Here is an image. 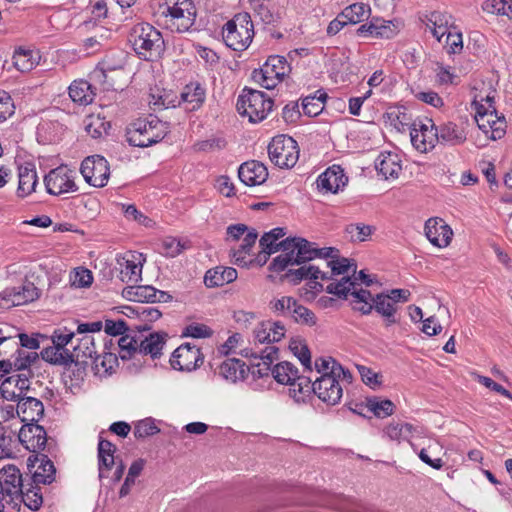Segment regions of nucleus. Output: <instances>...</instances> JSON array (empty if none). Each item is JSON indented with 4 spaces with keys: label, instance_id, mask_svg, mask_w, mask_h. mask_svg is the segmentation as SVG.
<instances>
[{
    "label": "nucleus",
    "instance_id": "f257e3e1",
    "mask_svg": "<svg viewBox=\"0 0 512 512\" xmlns=\"http://www.w3.org/2000/svg\"><path fill=\"white\" fill-rule=\"evenodd\" d=\"M128 41L139 58L153 61L165 51L161 32L149 23L135 24L128 35Z\"/></svg>",
    "mask_w": 512,
    "mask_h": 512
},
{
    "label": "nucleus",
    "instance_id": "f03ea898",
    "mask_svg": "<svg viewBox=\"0 0 512 512\" xmlns=\"http://www.w3.org/2000/svg\"><path fill=\"white\" fill-rule=\"evenodd\" d=\"M286 251L275 257L269 265L272 272H282L289 266L302 265L317 258L315 243L302 237H288L280 245Z\"/></svg>",
    "mask_w": 512,
    "mask_h": 512
},
{
    "label": "nucleus",
    "instance_id": "7ed1b4c3",
    "mask_svg": "<svg viewBox=\"0 0 512 512\" xmlns=\"http://www.w3.org/2000/svg\"><path fill=\"white\" fill-rule=\"evenodd\" d=\"M169 131V123L150 115L149 118L137 119L127 126L126 140L131 146L149 147L162 141Z\"/></svg>",
    "mask_w": 512,
    "mask_h": 512
},
{
    "label": "nucleus",
    "instance_id": "20e7f679",
    "mask_svg": "<svg viewBox=\"0 0 512 512\" xmlns=\"http://www.w3.org/2000/svg\"><path fill=\"white\" fill-rule=\"evenodd\" d=\"M253 35V22L248 13L236 15L224 25L222 31L225 44L234 51L247 49Z\"/></svg>",
    "mask_w": 512,
    "mask_h": 512
},
{
    "label": "nucleus",
    "instance_id": "39448f33",
    "mask_svg": "<svg viewBox=\"0 0 512 512\" xmlns=\"http://www.w3.org/2000/svg\"><path fill=\"white\" fill-rule=\"evenodd\" d=\"M273 100L258 90L245 87L238 96L237 111L249 118L250 122L257 123L264 120L272 110Z\"/></svg>",
    "mask_w": 512,
    "mask_h": 512
},
{
    "label": "nucleus",
    "instance_id": "423d86ee",
    "mask_svg": "<svg viewBox=\"0 0 512 512\" xmlns=\"http://www.w3.org/2000/svg\"><path fill=\"white\" fill-rule=\"evenodd\" d=\"M270 161L279 168H293L299 159V147L297 142L290 136H275L268 147Z\"/></svg>",
    "mask_w": 512,
    "mask_h": 512
},
{
    "label": "nucleus",
    "instance_id": "0eeeda50",
    "mask_svg": "<svg viewBox=\"0 0 512 512\" xmlns=\"http://www.w3.org/2000/svg\"><path fill=\"white\" fill-rule=\"evenodd\" d=\"M289 70L290 67L284 56L273 55L268 57L261 68L253 70L252 79L261 87L271 90L283 80Z\"/></svg>",
    "mask_w": 512,
    "mask_h": 512
},
{
    "label": "nucleus",
    "instance_id": "6e6552de",
    "mask_svg": "<svg viewBox=\"0 0 512 512\" xmlns=\"http://www.w3.org/2000/svg\"><path fill=\"white\" fill-rule=\"evenodd\" d=\"M80 172L89 185L102 188L110 176L109 163L103 156H88L82 161Z\"/></svg>",
    "mask_w": 512,
    "mask_h": 512
},
{
    "label": "nucleus",
    "instance_id": "1a4fd4ad",
    "mask_svg": "<svg viewBox=\"0 0 512 512\" xmlns=\"http://www.w3.org/2000/svg\"><path fill=\"white\" fill-rule=\"evenodd\" d=\"M204 362V355L199 347L184 343L174 350L170 358L173 369L191 372L199 368Z\"/></svg>",
    "mask_w": 512,
    "mask_h": 512
},
{
    "label": "nucleus",
    "instance_id": "9d476101",
    "mask_svg": "<svg viewBox=\"0 0 512 512\" xmlns=\"http://www.w3.org/2000/svg\"><path fill=\"white\" fill-rule=\"evenodd\" d=\"M44 184L47 193L55 196L78 190L72 171L63 165L52 169L45 175Z\"/></svg>",
    "mask_w": 512,
    "mask_h": 512
},
{
    "label": "nucleus",
    "instance_id": "9b49d317",
    "mask_svg": "<svg viewBox=\"0 0 512 512\" xmlns=\"http://www.w3.org/2000/svg\"><path fill=\"white\" fill-rule=\"evenodd\" d=\"M39 289L32 282H25L20 287L6 288L0 293V308L22 305L38 299Z\"/></svg>",
    "mask_w": 512,
    "mask_h": 512
},
{
    "label": "nucleus",
    "instance_id": "f8f14e48",
    "mask_svg": "<svg viewBox=\"0 0 512 512\" xmlns=\"http://www.w3.org/2000/svg\"><path fill=\"white\" fill-rule=\"evenodd\" d=\"M398 305H395L393 299L388 294L381 292L375 295L371 306H360L358 311L363 315H369L373 310L379 314L385 322L386 326L398 323L396 314Z\"/></svg>",
    "mask_w": 512,
    "mask_h": 512
},
{
    "label": "nucleus",
    "instance_id": "ddd939ff",
    "mask_svg": "<svg viewBox=\"0 0 512 512\" xmlns=\"http://www.w3.org/2000/svg\"><path fill=\"white\" fill-rule=\"evenodd\" d=\"M315 394L326 404L336 405L340 402L343 389L339 380L329 372L315 380Z\"/></svg>",
    "mask_w": 512,
    "mask_h": 512
},
{
    "label": "nucleus",
    "instance_id": "4468645a",
    "mask_svg": "<svg viewBox=\"0 0 512 512\" xmlns=\"http://www.w3.org/2000/svg\"><path fill=\"white\" fill-rule=\"evenodd\" d=\"M18 440L27 450L37 452L45 449L47 433L43 426L31 422L21 427Z\"/></svg>",
    "mask_w": 512,
    "mask_h": 512
},
{
    "label": "nucleus",
    "instance_id": "2eb2a0df",
    "mask_svg": "<svg viewBox=\"0 0 512 512\" xmlns=\"http://www.w3.org/2000/svg\"><path fill=\"white\" fill-rule=\"evenodd\" d=\"M0 482L3 491L8 496L9 501L14 502L21 495V489L24 488L22 474L19 468L9 464L0 469Z\"/></svg>",
    "mask_w": 512,
    "mask_h": 512
},
{
    "label": "nucleus",
    "instance_id": "dca6fc26",
    "mask_svg": "<svg viewBox=\"0 0 512 512\" xmlns=\"http://www.w3.org/2000/svg\"><path fill=\"white\" fill-rule=\"evenodd\" d=\"M267 167L257 160L242 163L238 169V177L246 186L263 184L268 178Z\"/></svg>",
    "mask_w": 512,
    "mask_h": 512
},
{
    "label": "nucleus",
    "instance_id": "f3484780",
    "mask_svg": "<svg viewBox=\"0 0 512 512\" xmlns=\"http://www.w3.org/2000/svg\"><path fill=\"white\" fill-rule=\"evenodd\" d=\"M425 235L431 244L443 248L450 244L453 232L442 219L430 218L425 223Z\"/></svg>",
    "mask_w": 512,
    "mask_h": 512
},
{
    "label": "nucleus",
    "instance_id": "a211bd4d",
    "mask_svg": "<svg viewBox=\"0 0 512 512\" xmlns=\"http://www.w3.org/2000/svg\"><path fill=\"white\" fill-rule=\"evenodd\" d=\"M348 178L338 165L329 167L317 178V187L325 192L336 193L341 187L345 186Z\"/></svg>",
    "mask_w": 512,
    "mask_h": 512
},
{
    "label": "nucleus",
    "instance_id": "6ab92c4d",
    "mask_svg": "<svg viewBox=\"0 0 512 512\" xmlns=\"http://www.w3.org/2000/svg\"><path fill=\"white\" fill-rule=\"evenodd\" d=\"M375 168L384 179H396L402 171L399 155L393 152H382L375 161Z\"/></svg>",
    "mask_w": 512,
    "mask_h": 512
},
{
    "label": "nucleus",
    "instance_id": "aec40b11",
    "mask_svg": "<svg viewBox=\"0 0 512 512\" xmlns=\"http://www.w3.org/2000/svg\"><path fill=\"white\" fill-rule=\"evenodd\" d=\"M19 183L17 188V196L24 198L35 191L38 183L37 172L35 165L31 162H26L18 168Z\"/></svg>",
    "mask_w": 512,
    "mask_h": 512
},
{
    "label": "nucleus",
    "instance_id": "412c9836",
    "mask_svg": "<svg viewBox=\"0 0 512 512\" xmlns=\"http://www.w3.org/2000/svg\"><path fill=\"white\" fill-rule=\"evenodd\" d=\"M116 450L117 448L112 442L104 439L102 436H99L98 470L100 479L108 477L106 472L110 471L116 464V458L114 456Z\"/></svg>",
    "mask_w": 512,
    "mask_h": 512
},
{
    "label": "nucleus",
    "instance_id": "4be33fe9",
    "mask_svg": "<svg viewBox=\"0 0 512 512\" xmlns=\"http://www.w3.org/2000/svg\"><path fill=\"white\" fill-rule=\"evenodd\" d=\"M17 402V413L23 415V422H38L44 416V405L39 399L22 396Z\"/></svg>",
    "mask_w": 512,
    "mask_h": 512
},
{
    "label": "nucleus",
    "instance_id": "5701e85b",
    "mask_svg": "<svg viewBox=\"0 0 512 512\" xmlns=\"http://www.w3.org/2000/svg\"><path fill=\"white\" fill-rule=\"evenodd\" d=\"M435 140L452 146L460 145L466 141V134L453 122H447L435 127Z\"/></svg>",
    "mask_w": 512,
    "mask_h": 512
},
{
    "label": "nucleus",
    "instance_id": "b1692460",
    "mask_svg": "<svg viewBox=\"0 0 512 512\" xmlns=\"http://www.w3.org/2000/svg\"><path fill=\"white\" fill-rule=\"evenodd\" d=\"M237 279V271L232 267L217 266L209 269L204 276V284L208 288L220 287Z\"/></svg>",
    "mask_w": 512,
    "mask_h": 512
},
{
    "label": "nucleus",
    "instance_id": "393cba45",
    "mask_svg": "<svg viewBox=\"0 0 512 512\" xmlns=\"http://www.w3.org/2000/svg\"><path fill=\"white\" fill-rule=\"evenodd\" d=\"M166 337L167 334L164 332L151 333L139 342L138 354L150 355L152 359L160 358L166 343Z\"/></svg>",
    "mask_w": 512,
    "mask_h": 512
},
{
    "label": "nucleus",
    "instance_id": "a878e982",
    "mask_svg": "<svg viewBox=\"0 0 512 512\" xmlns=\"http://www.w3.org/2000/svg\"><path fill=\"white\" fill-rule=\"evenodd\" d=\"M248 372L249 368H246V364L237 358H228L219 367V375L232 383L244 380Z\"/></svg>",
    "mask_w": 512,
    "mask_h": 512
},
{
    "label": "nucleus",
    "instance_id": "bb28decb",
    "mask_svg": "<svg viewBox=\"0 0 512 512\" xmlns=\"http://www.w3.org/2000/svg\"><path fill=\"white\" fill-rule=\"evenodd\" d=\"M255 16L260 19L264 25L277 26L281 21V14L278 9L272 5L271 0H253L252 1Z\"/></svg>",
    "mask_w": 512,
    "mask_h": 512
},
{
    "label": "nucleus",
    "instance_id": "cd10ccee",
    "mask_svg": "<svg viewBox=\"0 0 512 512\" xmlns=\"http://www.w3.org/2000/svg\"><path fill=\"white\" fill-rule=\"evenodd\" d=\"M69 96L75 103L88 105L92 103L95 93L88 81L75 80L69 86Z\"/></svg>",
    "mask_w": 512,
    "mask_h": 512
},
{
    "label": "nucleus",
    "instance_id": "c85d7f7f",
    "mask_svg": "<svg viewBox=\"0 0 512 512\" xmlns=\"http://www.w3.org/2000/svg\"><path fill=\"white\" fill-rule=\"evenodd\" d=\"M205 97V89L201 86L200 83L187 84L181 93L182 102L187 103L189 105L187 109L192 111L202 106L205 101Z\"/></svg>",
    "mask_w": 512,
    "mask_h": 512
},
{
    "label": "nucleus",
    "instance_id": "c756f323",
    "mask_svg": "<svg viewBox=\"0 0 512 512\" xmlns=\"http://www.w3.org/2000/svg\"><path fill=\"white\" fill-rule=\"evenodd\" d=\"M56 468L45 454H41V463L33 473L31 480L34 484H51L55 480Z\"/></svg>",
    "mask_w": 512,
    "mask_h": 512
},
{
    "label": "nucleus",
    "instance_id": "7c9ffc66",
    "mask_svg": "<svg viewBox=\"0 0 512 512\" xmlns=\"http://www.w3.org/2000/svg\"><path fill=\"white\" fill-rule=\"evenodd\" d=\"M329 99L326 92L318 90L314 95L306 96L302 99V109L305 115L309 117L318 116L324 109L326 101Z\"/></svg>",
    "mask_w": 512,
    "mask_h": 512
},
{
    "label": "nucleus",
    "instance_id": "2f4dec72",
    "mask_svg": "<svg viewBox=\"0 0 512 512\" xmlns=\"http://www.w3.org/2000/svg\"><path fill=\"white\" fill-rule=\"evenodd\" d=\"M299 266L297 269H288L283 279L297 285L302 280H317L319 278L320 269L317 266L305 264Z\"/></svg>",
    "mask_w": 512,
    "mask_h": 512
},
{
    "label": "nucleus",
    "instance_id": "473e14b6",
    "mask_svg": "<svg viewBox=\"0 0 512 512\" xmlns=\"http://www.w3.org/2000/svg\"><path fill=\"white\" fill-rule=\"evenodd\" d=\"M365 407L377 418H386L394 413L395 404L389 399L372 396L366 398Z\"/></svg>",
    "mask_w": 512,
    "mask_h": 512
},
{
    "label": "nucleus",
    "instance_id": "72a5a7b5",
    "mask_svg": "<svg viewBox=\"0 0 512 512\" xmlns=\"http://www.w3.org/2000/svg\"><path fill=\"white\" fill-rule=\"evenodd\" d=\"M17 500H21L29 509L36 511L43 503L41 488L33 482L27 485L24 484L21 495Z\"/></svg>",
    "mask_w": 512,
    "mask_h": 512
},
{
    "label": "nucleus",
    "instance_id": "f704fd0d",
    "mask_svg": "<svg viewBox=\"0 0 512 512\" xmlns=\"http://www.w3.org/2000/svg\"><path fill=\"white\" fill-rule=\"evenodd\" d=\"M355 286H357V278L344 276L339 281L328 284L325 290L328 294H332L340 299L346 300L348 299V296L351 295Z\"/></svg>",
    "mask_w": 512,
    "mask_h": 512
},
{
    "label": "nucleus",
    "instance_id": "c9c22d12",
    "mask_svg": "<svg viewBox=\"0 0 512 512\" xmlns=\"http://www.w3.org/2000/svg\"><path fill=\"white\" fill-rule=\"evenodd\" d=\"M138 302L140 303H156V302H169L172 296L165 291L158 290L150 285L138 286Z\"/></svg>",
    "mask_w": 512,
    "mask_h": 512
},
{
    "label": "nucleus",
    "instance_id": "e433bc0d",
    "mask_svg": "<svg viewBox=\"0 0 512 512\" xmlns=\"http://www.w3.org/2000/svg\"><path fill=\"white\" fill-rule=\"evenodd\" d=\"M298 369L290 362L283 361L272 368L273 378L280 384L293 385Z\"/></svg>",
    "mask_w": 512,
    "mask_h": 512
},
{
    "label": "nucleus",
    "instance_id": "4c0bfd02",
    "mask_svg": "<svg viewBox=\"0 0 512 512\" xmlns=\"http://www.w3.org/2000/svg\"><path fill=\"white\" fill-rule=\"evenodd\" d=\"M370 7L364 3H354L341 12V18H345L349 24H357L369 17Z\"/></svg>",
    "mask_w": 512,
    "mask_h": 512
},
{
    "label": "nucleus",
    "instance_id": "58836bf2",
    "mask_svg": "<svg viewBox=\"0 0 512 512\" xmlns=\"http://www.w3.org/2000/svg\"><path fill=\"white\" fill-rule=\"evenodd\" d=\"M74 350L78 352V355L81 359H92V363L95 365V368L98 370L100 360V356L97 355V351L95 348L94 339L91 336H84L80 339L78 345L74 347Z\"/></svg>",
    "mask_w": 512,
    "mask_h": 512
},
{
    "label": "nucleus",
    "instance_id": "ea45409f",
    "mask_svg": "<svg viewBox=\"0 0 512 512\" xmlns=\"http://www.w3.org/2000/svg\"><path fill=\"white\" fill-rule=\"evenodd\" d=\"M289 317H291L292 320L299 325L312 327L317 324V317L315 313L304 305L300 304L298 300H296Z\"/></svg>",
    "mask_w": 512,
    "mask_h": 512
},
{
    "label": "nucleus",
    "instance_id": "a19ab883",
    "mask_svg": "<svg viewBox=\"0 0 512 512\" xmlns=\"http://www.w3.org/2000/svg\"><path fill=\"white\" fill-rule=\"evenodd\" d=\"M139 340L136 335L125 333L118 341L119 356L122 360H130L138 354Z\"/></svg>",
    "mask_w": 512,
    "mask_h": 512
},
{
    "label": "nucleus",
    "instance_id": "79ce46f5",
    "mask_svg": "<svg viewBox=\"0 0 512 512\" xmlns=\"http://www.w3.org/2000/svg\"><path fill=\"white\" fill-rule=\"evenodd\" d=\"M375 231V226L363 223L349 224L345 227V233L350 236L352 242L366 241Z\"/></svg>",
    "mask_w": 512,
    "mask_h": 512
},
{
    "label": "nucleus",
    "instance_id": "37998d69",
    "mask_svg": "<svg viewBox=\"0 0 512 512\" xmlns=\"http://www.w3.org/2000/svg\"><path fill=\"white\" fill-rule=\"evenodd\" d=\"M286 234V229L283 227H276L269 232H266L262 235L259 241L260 246H265L269 248L277 247L279 248V251L282 253H286L285 249L281 247L280 245L283 244V240L277 243V240L284 237Z\"/></svg>",
    "mask_w": 512,
    "mask_h": 512
},
{
    "label": "nucleus",
    "instance_id": "c03bdc74",
    "mask_svg": "<svg viewBox=\"0 0 512 512\" xmlns=\"http://www.w3.org/2000/svg\"><path fill=\"white\" fill-rule=\"evenodd\" d=\"M289 348L292 353L299 359L305 369L311 371V353L306 344H303L300 340H291Z\"/></svg>",
    "mask_w": 512,
    "mask_h": 512
},
{
    "label": "nucleus",
    "instance_id": "a18cd8bd",
    "mask_svg": "<svg viewBox=\"0 0 512 512\" xmlns=\"http://www.w3.org/2000/svg\"><path fill=\"white\" fill-rule=\"evenodd\" d=\"M427 21V26H436L445 31L455 29L453 17L446 12L433 11L427 16Z\"/></svg>",
    "mask_w": 512,
    "mask_h": 512
},
{
    "label": "nucleus",
    "instance_id": "49530a36",
    "mask_svg": "<svg viewBox=\"0 0 512 512\" xmlns=\"http://www.w3.org/2000/svg\"><path fill=\"white\" fill-rule=\"evenodd\" d=\"M295 302V298L291 296H283L279 299L270 301L269 307L274 313H277L278 315L290 316Z\"/></svg>",
    "mask_w": 512,
    "mask_h": 512
},
{
    "label": "nucleus",
    "instance_id": "de8ad7c7",
    "mask_svg": "<svg viewBox=\"0 0 512 512\" xmlns=\"http://www.w3.org/2000/svg\"><path fill=\"white\" fill-rule=\"evenodd\" d=\"M351 296L353 299L350 301V305L355 311H358L360 306H371L375 297L369 290L357 288V286H355L354 290L351 292Z\"/></svg>",
    "mask_w": 512,
    "mask_h": 512
},
{
    "label": "nucleus",
    "instance_id": "09e8293b",
    "mask_svg": "<svg viewBox=\"0 0 512 512\" xmlns=\"http://www.w3.org/2000/svg\"><path fill=\"white\" fill-rule=\"evenodd\" d=\"M160 432V429L156 426L154 419L145 418L137 422L134 428V436L137 439L153 436Z\"/></svg>",
    "mask_w": 512,
    "mask_h": 512
},
{
    "label": "nucleus",
    "instance_id": "8fccbe9b",
    "mask_svg": "<svg viewBox=\"0 0 512 512\" xmlns=\"http://www.w3.org/2000/svg\"><path fill=\"white\" fill-rule=\"evenodd\" d=\"M327 265L332 270V275H341L348 273L350 268L353 266V273L356 274V264L351 263L348 258L340 257L339 254L332 260H329Z\"/></svg>",
    "mask_w": 512,
    "mask_h": 512
},
{
    "label": "nucleus",
    "instance_id": "3c124183",
    "mask_svg": "<svg viewBox=\"0 0 512 512\" xmlns=\"http://www.w3.org/2000/svg\"><path fill=\"white\" fill-rule=\"evenodd\" d=\"M190 9H193V3L191 0H179V2L172 6H166L162 11V14L165 16H170L172 22H174Z\"/></svg>",
    "mask_w": 512,
    "mask_h": 512
},
{
    "label": "nucleus",
    "instance_id": "603ef678",
    "mask_svg": "<svg viewBox=\"0 0 512 512\" xmlns=\"http://www.w3.org/2000/svg\"><path fill=\"white\" fill-rule=\"evenodd\" d=\"M410 136L413 146L420 152H427L435 147V139H426V133H419L415 127L412 128Z\"/></svg>",
    "mask_w": 512,
    "mask_h": 512
},
{
    "label": "nucleus",
    "instance_id": "864d4df0",
    "mask_svg": "<svg viewBox=\"0 0 512 512\" xmlns=\"http://www.w3.org/2000/svg\"><path fill=\"white\" fill-rule=\"evenodd\" d=\"M213 330L205 324L192 323L185 327L182 332L184 337L207 338L211 337Z\"/></svg>",
    "mask_w": 512,
    "mask_h": 512
},
{
    "label": "nucleus",
    "instance_id": "5fc2aeb1",
    "mask_svg": "<svg viewBox=\"0 0 512 512\" xmlns=\"http://www.w3.org/2000/svg\"><path fill=\"white\" fill-rule=\"evenodd\" d=\"M14 434H6L4 426L0 424V458H11L13 456Z\"/></svg>",
    "mask_w": 512,
    "mask_h": 512
},
{
    "label": "nucleus",
    "instance_id": "6e6d98bb",
    "mask_svg": "<svg viewBox=\"0 0 512 512\" xmlns=\"http://www.w3.org/2000/svg\"><path fill=\"white\" fill-rule=\"evenodd\" d=\"M71 282L75 287H90L93 282L92 272L84 267H78L74 270Z\"/></svg>",
    "mask_w": 512,
    "mask_h": 512
},
{
    "label": "nucleus",
    "instance_id": "4d7b16f0",
    "mask_svg": "<svg viewBox=\"0 0 512 512\" xmlns=\"http://www.w3.org/2000/svg\"><path fill=\"white\" fill-rule=\"evenodd\" d=\"M196 19V12L193 9H190L185 14H183L180 18L176 19L172 25L175 27L176 31L179 33L187 32L194 25Z\"/></svg>",
    "mask_w": 512,
    "mask_h": 512
},
{
    "label": "nucleus",
    "instance_id": "13d9d810",
    "mask_svg": "<svg viewBox=\"0 0 512 512\" xmlns=\"http://www.w3.org/2000/svg\"><path fill=\"white\" fill-rule=\"evenodd\" d=\"M14 110L15 106L11 96L7 92L0 90V122L12 116Z\"/></svg>",
    "mask_w": 512,
    "mask_h": 512
},
{
    "label": "nucleus",
    "instance_id": "bf43d9fd",
    "mask_svg": "<svg viewBox=\"0 0 512 512\" xmlns=\"http://www.w3.org/2000/svg\"><path fill=\"white\" fill-rule=\"evenodd\" d=\"M377 30L374 32V38H392L396 34V27L392 21H386L380 18H375Z\"/></svg>",
    "mask_w": 512,
    "mask_h": 512
},
{
    "label": "nucleus",
    "instance_id": "052dcab7",
    "mask_svg": "<svg viewBox=\"0 0 512 512\" xmlns=\"http://www.w3.org/2000/svg\"><path fill=\"white\" fill-rule=\"evenodd\" d=\"M162 254L166 257H176L184 249V245L179 240L167 237L162 241Z\"/></svg>",
    "mask_w": 512,
    "mask_h": 512
},
{
    "label": "nucleus",
    "instance_id": "680f3d73",
    "mask_svg": "<svg viewBox=\"0 0 512 512\" xmlns=\"http://www.w3.org/2000/svg\"><path fill=\"white\" fill-rule=\"evenodd\" d=\"M444 42L449 54L459 53L463 49L462 34L460 32L449 30Z\"/></svg>",
    "mask_w": 512,
    "mask_h": 512
},
{
    "label": "nucleus",
    "instance_id": "e2e57ef3",
    "mask_svg": "<svg viewBox=\"0 0 512 512\" xmlns=\"http://www.w3.org/2000/svg\"><path fill=\"white\" fill-rule=\"evenodd\" d=\"M123 213L128 220H135L140 224L148 227L152 220L142 214L135 205H122Z\"/></svg>",
    "mask_w": 512,
    "mask_h": 512
},
{
    "label": "nucleus",
    "instance_id": "0e129e2a",
    "mask_svg": "<svg viewBox=\"0 0 512 512\" xmlns=\"http://www.w3.org/2000/svg\"><path fill=\"white\" fill-rule=\"evenodd\" d=\"M14 380L9 376L5 378L0 385L1 396L8 401H18L22 396L21 393H16Z\"/></svg>",
    "mask_w": 512,
    "mask_h": 512
},
{
    "label": "nucleus",
    "instance_id": "69168bd1",
    "mask_svg": "<svg viewBox=\"0 0 512 512\" xmlns=\"http://www.w3.org/2000/svg\"><path fill=\"white\" fill-rule=\"evenodd\" d=\"M75 333L73 331L64 329H56L51 337L52 343L57 347L63 349L66 347L74 338Z\"/></svg>",
    "mask_w": 512,
    "mask_h": 512
},
{
    "label": "nucleus",
    "instance_id": "338daca9",
    "mask_svg": "<svg viewBox=\"0 0 512 512\" xmlns=\"http://www.w3.org/2000/svg\"><path fill=\"white\" fill-rule=\"evenodd\" d=\"M60 349L61 348L53 344L52 346L42 349V351L40 352V356L44 361L48 362L49 364L60 366L62 365L64 359L60 357Z\"/></svg>",
    "mask_w": 512,
    "mask_h": 512
},
{
    "label": "nucleus",
    "instance_id": "774afa93",
    "mask_svg": "<svg viewBox=\"0 0 512 512\" xmlns=\"http://www.w3.org/2000/svg\"><path fill=\"white\" fill-rule=\"evenodd\" d=\"M161 316V311L154 307L138 306V310H136V317L143 322L153 323Z\"/></svg>",
    "mask_w": 512,
    "mask_h": 512
}]
</instances>
